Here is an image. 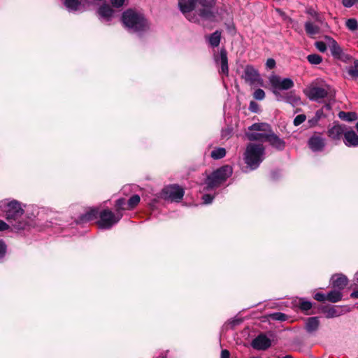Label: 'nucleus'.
<instances>
[{
  "label": "nucleus",
  "mask_w": 358,
  "mask_h": 358,
  "mask_svg": "<svg viewBox=\"0 0 358 358\" xmlns=\"http://www.w3.org/2000/svg\"><path fill=\"white\" fill-rule=\"evenodd\" d=\"M319 324L320 322L317 317H309L306 322V329L308 332H313L317 329Z\"/></svg>",
  "instance_id": "b1692460"
},
{
  "label": "nucleus",
  "mask_w": 358,
  "mask_h": 358,
  "mask_svg": "<svg viewBox=\"0 0 358 358\" xmlns=\"http://www.w3.org/2000/svg\"><path fill=\"white\" fill-rule=\"evenodd\" d=\"M343 137V141L346 146L356 147L358 145V136L352 129L347 127Z\"/></svg>",
  "instance_id": "dca6fc26"
},
{
  "label": "nucleus",
  "mask_w": 358,
  "mask_h": 358,
  "mask_svg": "<svg viewBox=\"0 0 358 358\" xmlns=\"http://www.w3.org/2000/svg\"><path fill=\"white\" fill-rule=\"evenodd\" d=\"M283 99L294 106L299 105L301 102L300 97L296 95L293 92L287 94Z\"/></svg>",
  "instance_id": "a878e982"
},
{
  "label": "nucleus",
  "mask_w": 358,
  "mask_h": 358,
  "mask_svg": "<svg viewBox=\"0 0 358 358\" xmlns=\"http://www.w3.org/2000/svg\"><path fill=\"white\" fill-rule=\"evenodd\" d=\"M243 78L245 81L250 85L258 83L261 80V78L257 70L250 65L245 66Z\"/></svg>",
  "instance_id": "9d476101"
},
{
  "label": "nucleus",
  "mask_w": 358,
  "mask_h": 358,
  "mask_svg": "<svg viewBox=\"0 0 358 358\" xmlns=\"http://www.w3.org/2000/svg\"><path fill=\"white\" fill-rule=\"evenodd\" d=\"M64 4L69 11L79 10L80 1L79 0H64Z\"/></svg>",
  "instance_id": "bb28decb"
},
{
  "label": "nucleus",
  "mask_w": 358,
  "mask_h": 358,
  "mask_svg": "<svg viewBox=\"0 0 358 358\" xmlns=\"http://www.w3.org/2000/svg\"><path fill=\"white\" fill-rule=\"evenodd\" d=\"M6 252V245L5 243L0 240V259H1Z\"/></svg>",
  "instance_id": "c03bdc74"
},
{
  "label": "nucleus",
  "mask_w": 358,
  "mask_h": 358,
  "mask_svg": "<svg viewBox=\"0 0 358 358\" xmlns=\"http://www.w3.org/2000/svg\"><path fill=\"white\" fill-rule=\"evenodd\" d=\"M122 21L124 26L132 32L144 31L148 28V23L144 16L131 9L122 13Z\"/></svg>",
  "instance_id": "7ed1b4c3"
},
{
  "label": "nucleus",
  "mask_w": 358,
  "mask_h": 358,
  "mask_svg": "<svg viewBox=\"0 0 358 358\" xmlns=\"http://www.w3.org/2000/svg\"><path fill=\"white\" fill-rule=\"evenodd\" d=\"M346 27L351 31H355L358 29V23L355 19L351 18L346 21Z\"/></svg>",
  "instance_id": "c9c22d12"
},
{
  "label": "nucleus",
  "mask_w": 358,
  "mask_h": 358,
  "mask_svg": "<svg viewBox=\"0 0 358 358\" xmlns=\"http://www.w3.org/2000/svg\"><path fill=\"white\" fill-rule=\"evenodd\" d=\"M308 145L313 151H320L325 145L324 138L321 136H313L309 139Z\"/></svg>",
  "instance_id": "f3484780"
},
{
  "label": "nucleus",
  "mask_w": 358,
  "mask_h": 358,
  "mask_svg": "<svg viewBox=\"0 0 358 358\" xmlns=\"http://www.w3.org/2000/svg\"><path fill=\"white\" fill-rule=\"evenodd\" d=\"M348 74L355 78H358V60H355L353 65L348 68Z\"/></svg>",
  "instance_id": "7c9ffc66"
},
{
  "label": "nucleus",
  "mask_w": 358,
  "mask_h": 358,
  "mask_svg": "<svg viewBox=\"0 0 358 358\" xmlns=\"http://www.w3.org/2000/svg\"><path fill=\"white\" fill-rule=\"evenodd\" d=\"M342 297L343 294L341 292L335 289L327 294V301H329L331 303H336L340 301L342 299Z\"/></svg>",
  "instance_id": "393cba45"
},
{
  "label": "nucleus",
  "mask_w": 358,
  "mask_h": 358,
  "mask_svg": "<svg viewBox=\"0 0 358 358\" xmlns=\"http://www.w3.org/2000/svg\"><path fill=\"white\" fill-rule=\"evenodd\" d=\"M350 296L352 298H358V290L353 292Z\"/></svg>",
  "instance_id": "603ef678"
},
{
  "label": "nucleus",
  "mask_w": 358,
  "mask_h": 358,
  "mask_svg": "<svg viewBox=\"0 0 358 358\" xmlns=\"http://www.w3.org/2000/svg\"><path fill=\"white\" fill-rule=\"evenodd\" d=\"M314 120H315V117H314V118H313V119H311V120H310L308 121V122H309V123H310V126H313V125H315V124H316V123H315V122H314Z\"/></svg>",
  "instance_id": "5fc2aeb1"
},
{
  "label": "nucleus",
  "mask_w": 358,
  "mask_h": 358,
  "mask_svg": "<svg viewBox=\"0 0 358 358\" xmlns=\"http://www.w3.org/2000/svg\"><path fill=\"white\" fill-rule=\"evenodd\" d=\"M213 198L214 197L213 196H211L210 194H204L202 196L203 203H205V204L210 203L213 201Z\"/></svg>",
  "instance_id": "a18cd8bd"
},
{
  "label": "nucleus",
  "mask_w": 358,
  "mask_h": 358,
  "mask_svg": "<svg viewBox=\"0 0 358 358\" xmlns=\"http://www.w3.org/2000/svg\"><path fill=\"white\" fill-rule=\"evenodd\" d=\"M322 112L320 111V110H317L315 113V120H314V122L315 123H317V121L320 120V117H321V115H322Z\"/></svg>",
  "instance_id": "3c124183"
},
{
  "label": "nucleus",
  "mask_w": 358,
  "mask_h": 358,
  "mask_svg": "<svg viewBox=\"0 0 358 358\" xmlns=\"http://www.w3.org/2000/svg\"><path fill=\"white\" fill-rule=\"evenodd\" d=\"M269 317L271 319L278 321H285L287 318V316L285 314L280 312L272 313Z\"/></svg>",
  "instance_id": "f704fd0d"
},
{
  "label": "nucleus",
  "mask_w": 358,
  "mask_h": 358,
  "mask_svg": "<svg viewBox=\"0 0 358 358\" xmlns=\"http://www.w3.org/2000/svg\"><path fill=\"white\" fill-rule=\"evenodd\" d=\"M8 229H10L12 231H17L20 230V229H13L11 227V224L9 222H8V224H7L4 221L0 220V231H3L8 230Z\"/></svg>",
  "instance_id": "4c0bfd02"
},
{
  "label": "nucleus",
  "mask_w": 358,
  "mask_h": 358,
  "mask_svg": "<svg viewBox=\"0 0 358 358\" xmlns=\"http://www.w3.org/2000/svg\"><path fill=\"white\" fill-rule=\"evenodd\" d=\"M222 33L220 31L217 30L213 34L206 36V39L209 43V45L213 48H216L219 46L220 40H221Z\"/></svg>",
  "instance_id": "412c9836"
},
{
  "label": "nucleus",
  "mask_w": 358,
  "mask_h": 358,
  "mask_svg": "<svg viewBox=\"0 0 358 358\" xmlns=\"http://www.w3.org/2000/svg\"><path fill=\"white\" fill-rule=\"evenodd\" d=\"M163 194L166 199L171 201H179L184 196V190L180 186L173 185L166 187L163 189Z\"/></svg>",
  "instance_id": "1a4fd4ad"
},
{
  "label": "nucleus",
  "mask_w": 358,
  "mask_h": 358,
  "mask_svg": "<svg viewBox=\"0 0 358 358\" xmlns=\"http://www.w3.org/2000/svg\"><path fill=\"white\" fill-rule=\"evenodd\" d=\"M116 208L117 211L121 210H128L126 200L123 198L117 199L116 201Z\"/></svg>",
  "instance_id": "e433bc0d"
},
{
  "label": "nucleus",
  "mask_w": 358,
  "mask_h": 358,
  "mask_svg": "<svg viewBox=\"0 0 358 358\" xmlns=\"http://www.w3.org/2000/svg\"><path fill=\"white\" fill-rule=\"evenodd\" d=\"M315 48L321 52H324L327 50V43L323 41H317L315 43Z\"/></svg>",
  "instance_id": "a19ab883"
},
{
  "label": "nucleus",
  "mask_w": 358,
  "mask_h": 358,
  "mask_svg": "<svg viewBox=\"0 0 358 358\" xmlns=\"http://www.w3.org/2000/svg\"><path fill=\"white\" fill-rule=\"evenodd\" d=\"M299 307L302 310L306 311L312 308V303L308 301L301 300L300 301Z\"/></svg>",
  "instance_id": "ea45409f"
},
{
  "label": "nucleus",
  "mask_w": 358,
  "mask_h": 358,
  "mask_svg": "<svg viewBox=\"0 0 358 358\" xmlns=\"http://www.w3.org/2000/svg\"><path fill=\"white\" fill-rule=\"evenodd\" d=\"M266 141L278 150H282L285 148V142L271 131L268 133Z\"/></svg>",
  "instance_id": "6ab92c4d"
},
{
  "label": "nucleus",
  "mask_w": 358,
  "mask_h": 358,
  "mask_svg": "<svg viewBox=\"0 0 358 358\" xmlns=\"http://www.w3.org/2000/svg\"><path fill=\"white\" fill-rule=\"evenodd\" d=\"M253 96L257 100H262L265 97V92L262 89H257L255 91Z\"/></svg>",
  "instance_id": "58836bf2"
},
{
  "label": "nucleus",
  "mask_w": 358,
  "mask_h": 358,
  "mask_svg": "<svg viewBox=\"0 0 358 358\" xmlns=\"http://www.w3.org/2000/svg\"><path fill=\"white\" fill-rule=\"evenodd\" d=\"M307 13L311 15H315L317 17L316 13L313 9H309Z\"/></svg>",
  "instance_id": "864d4df0"
},
{
  "label": "nucleus",
  "mask_w": 358,
  "mask_h": 358,
  "mask_svg": "<svg viewBox=\"0 0 358 358\" xmlns=\"http://www.w3.org/2000/svg\"><path fill=\"white\" fill-rule=\"evenodd\" d=\"M257 104L254 101H251L250 103V109L252 112H257Z\"/></svg>",
  "instance_id": "09e8293b"
},
{
  "label": "nucleus",
  "mask_w": 358,
  "mask_h": 358,
  "mask_svg": "<svg viewBox=\"0 0 358 358\" xmlns=\"http://www.w3.org/2000/svg\"><path fill=\"white\" fill-rule=\"evenodd\" d=\"M329 87L311 85L305 90L307 96L313 101H319L328 95Z\"/></svg>",
  "instance_id": "6e6552de"
},
{
  "label": "nucleus",
  "mask_w": 358,
  "mask_h": 358,
  "mask_svg": "<svg viewBox=\"0 0 358 358\" xmlns=\"http://www.w3.org/2000/svg\"><path fill=\"white\" fill-rule=\"evenodd\" d=\"M232 173L233 169L229 165L223 166L214 171L206 179L205 189L210 190L218 187L231 176Z\"/></svg>",
  "instance_id": "39448f33"
},
{
  "label": "nucleus",
  "mask_w": 358,
  "mask_h": 358,
  "mask_svg": "<svg viewBox=\"0 0 358 358\" xmlns=\"http://www.w3.org/2000/svg\"><path fill=\"white\" fill-rule=\"evenodd\" d=\"M314 299L317 301L322 302L327 300V295L320 292H317L315 294Z\"/></svg>",
  "instance_id": "37998d69"
},
{
  "label": "nucleus",
  "mask_w": 358,
  "mask_h": 358,
  "mask_svg": "<svg viewBox=\"0 0 358 358\" xmlns=\"http://www.w3.org/2000/svg\"><path fill=\"white\" fill-rule=\"evenodd\" d=\"M265 148L263 145L249 143L244 153V160L252 170H255L263 162Z\"/></svg>",
  "instance_id": "20e7f679"
},
{
  "label": "nucleus",
  "mask_w": 358,
  "mask_h": 358,
  "mask_svg": "<svg viewBox=\"0 0 358 358\" xmlns=\"http://www.w3.org/2000/svg\"><path fill=\"white\" fill-rule=\"evenodd\" d=\"M307 60L311 64L317 65L322 62V58L317 54H311L308 55Z\"/></svg>",
  "instance_id": "473e14b6"
},
{
  "label": "nucleus",
  "mask_w": 358,
  "mask_h": 358,
  "mask_svg": "<svg viewBox=\"0 0 358 358\" xmlns=\"http://www.w3.org/2000/svg\"><path fill=\"white\" fill-rule=\"evenodd\" d=\"M122 215L118 213L115 215L110 210H103L99 214L100 220L98 222L99 227L102 229H110L113 225L117 223Z\"/></svg>",
  "instance_id": "423d86ee"
},
{
  "label": "nucleus",
  "mask_w": 358,
  "mask_h": 358,
  "mask_svg": "<svg viewBox=\"0 0 358 358\" xmlns=\"http://www.w3.org/2000/svg\"><path fill=\"white\" fill-rule=\"evenodd\" d=\"M0 210L5 213L7 221L11 224L13 229H24L27 225V222L23 217L24 210L21 204L13 200L0 201Z\"/></svg>",
  "instance_id": "f03ea898"
},
{
  "label": "nucleus",
  "mask_w": 358,
  "mask_h": 358,
  "mask_svg": "<svg viewBox=\"0 0 358 358\" xmlns=\"http://www.w3.org/2000/svg\"><path fill=\"white\" fill-rule=\"evenodd\" d=\"M348 283L345 275L341 273L335 274L331 278V284L334 289L343 290Z\"/></svg>",
  "instance_id": "4468645a"
},
{
  "label": "nucleus",
  "mask_w": 358,
  "mask_h": 358,
  "mask_svg": "<svg viewBox=\"0 0 358 358\" xmlns=\"http://www.w3.org/2000/svg\"><path fill=\"white\" fill-rule=\"evenodd\" d=\"M306 117L305 115H303V114L299 115L294 118V124L295 126H299L301 124H302L306 120Z\"/></svg>",
  "instance_id": "79ce46f5"
},
{
  "label": "nucleus",
  "mask_w": 358,
  "mask_h": 358,
  "mask_svg": "<svg viewBox=\"0 0 358 358\" xmlns=\"http://www.w3.org/2000/svg\"><path fill=\"white\" fill-rule=\"evenodd\" d=\"M125 0H110L113 6L120 8L124 5Z\"/></svg>",
  "instance_id": "49530a36"
},
{
  "label": "nucleus",
  "mask_w": 358,
  "mask_h": 358,
  "mask_svg": "<svg viewBox=\"0 0 358 358\" xmlns=\"http://www.w3.org/2000/svg\"><path fill=\"white\" fill-rule=\"evenodd\" d=\"M266 66L268 69H272L275 66V61L273 59H268L266 62Z\"/></svg>",
  "instance_id": "de8ad7c7"
},
{
  "label": "nucleus",
  "mask_w": 358,
  "mask_h": 358,
  "mask_svg": "<svg viewBox=\"0 0 358 358\" xmlns=\"http://www.w3.org/2000/svg\"><path fill=\"white\" fill-rule=\"evenodd\" d=\"M271 345V340L265 335H259L252 342V346L257 350H266Z\"/></svg>",
  "instance_id": "2eb2a0df"
},
{
  "label": "nucleus",
  "mask_w": 358,
  "mask_h": 358,
  "mask_svg": "<svg viewBox=\"0 0 358 358\" xmlns=\"http://www.w3.org/2000/svg\"><path fill=\"white\" fill-rule=\"evenodd\" d=\"M357 308H358V305H357Z\"/></svg>",
  "instance_id": "4d7b16f0"
},
{
  "label": "nucleus",
  "mask_w": 358,
  "mask_h": 358,
  "mask_svg": "<svg viewBox=\"0 0 358 358\" xmlns=\"http://www.w3.org/2000/svg\"><path fill=\"white\" fill-rule=\"evenodd\" d=\"M215 62L217 64H220L221 68L219 71L220 73L224 74L225 76H228L229 74V66H228V58H227V52L225 49H221L220 52V55L214 56Z\"/></svg>",
  "instance_id": "f8f14e48"
},
{
  "label": "nucleus",
  "mask_w": 358,
  "mask_h": 358,
  "mask_svg": "<svg viewBox=\"0 0 358 358\" xmlns=\"http://www.w3.org/2000/svg\"><path fill=\"white\" fill-rule=\"evenodd\" d=\"M248 129L262 133H270L271 131L270 125L266 123H255L249 127Z\"/></svg>",
  "instance_id": "5701e85b"
},
{
  "label": "nucleus",
  "mask_w": 358,
  "mask_h": 358,
  "mask_svg": "<svg viewBox=\"0 0 358 358\" xmlns=\"http://www.w3.org/2000/svg\"><path fill=\"white\" fill-rule=\"evenodd\" d=\"M221 358H229V352L227 350H223L221 352Z\"/></svg>",
  "instance_id": "8fccbe9b"
},
{
  "label": "nucleus",
  "mask_w": 358,
  "mask_h": 358,
  "mask_svg": "<svg viewBox=\"0 0 358 358\" xmlns=\"http://www.w3.org/2000/svg\"><path fill=\"white\" fill-rule=\"evenodd\" d=\"M350 311V308L348 306H331L324 310L327 318L339 317Z\"/></svg>",
  "instance_id": "ddd939ff"
},
{
  "label": "nucleus",
  "mask_w": 358,
  "mask_h": 358,
  "mask_svg": "<svg viewBox=\"0 0 358 358\" xmlns=\"http://www.w3.org/2000/svg\"><path fill=\"white\" fill-rule=\"evenodd\" d=\"M215 0H179L178 6L185 17L194 23L215 22L217 12L214 10Z\"/></svg>",
  "instance_id": "f257e3e1"
},
{
  "label": "nucleus",
  "mask_w": 358,
  "mask_h": 358,
  "mask_svg": "<svg viewBox=\"0 0 358 358\" xmlns=\"http://www.w3.org/2000/svg\"><path fill=\"white\" fill-rule=\"evenodd\" d=\"M210 155L215 159H222L226 155V150L223 148H218L213 150Z\"/></svg>",
  "instance_id": "c756f323"
},
{
  "label": "nucleus",
  "mask_w": 358,
  "mask_h": 358,
  "mask_svg": "<svg viewBox=\"0 0 358 358\" xmlns=\"http://www.w3.org/2000/svg\"><path fill=\"white\" fill-rule=\"evenodd\" d=\"M304 27L306 33L310 36L317 34L320 32V27L310 21H307Z\"/></svg>",
  "instance_id": "cd10ccee"
},
{
  "label": "nucleus",
  "mask_w": 358,
  "mask_h": 358,
  "mask_svg": "<svg viewBox=\"0 0 358 358\" xmlns=\"http://www.w3.org/2000/svg\"><path fill=\"white\" fill-rule=\"evenodd\" d=\"M358 8V0L357 1V3H355Z\"/></svg>",
  "instance_id": "6e6d98bb"
},
{
  "label": "nucleus",
  "mask_w": 358,
  "mask_h": 358,
  "mask_svg": "<svg viewBox=\"0 0 358 358\" xmlns=\"http://www.w3.org/2000/svg\"><path fill=\"white\" fill-rule=\"evenodd\" d=\"M113 10L108 5L101 6L98 10V13L101 17L109 21L113 15Z\"/></svg>",
  "instance_id": "4be33fe9"
},
{
  "label": "nucleus",
  "mask_w": 358,
  "mask_h": 358,
  "mask_svg": "<svg viewBox=\"0 0 358 358\" xmlns=\"http://www.w3.org/2000/svg\"><path fill=\"white\" fill-rule=\"evenodd\" d=\"M347 127L345 124L334 123L327 131L328 136L334 141H340L344 136Z\"/></svg>",
  "instance_id": "9b49d317"
},
{
  "label": "nucleus",
  "mask_w": 358,
  "mask_h": 358,
  "mask_svg": "<svg viewBox=\"0 0 358 358\" xmlns=\"http://www.w3.org/2000/svg\"><path fill=\"white\" fill-rule=\"evenodd\" d=\"M327 45L330 49L331 55L335 58H340L342 55V49L338 43L331 37H326Z\"/></svg>",
  "instance_id": "a211bd4d"
},
{
  "label": "nucleus",
  "mask_w": 358,
  "mask_h": 358,
  "mask_svg": "<svg viewBox=\"0 0 358 358\" xmlns=\"http://www.w3.org/2000/svg\"><path fill=\"white\" fill-rule=\"evenodd\" d=\"M269 82L273 88V92L278 95V90H287L294 87V82L290 78L282 79L280 76L273 75L269 77Z\"/></svg>",
  "instance_id": "0eeeda50"
},
{
  "label": "nucleus",
  "mask_w": 358,
  "mask_h": 358,
  "mask_svg": "<svg viewBox=\"0 0 358 358\" xmlns=\"http://www.w3.org/2000/svg\"><path fill=\"white\" fill-rule=\"evenodd\" d=\"M98 215V210L96 209H92L90 211L83 215L80 217V222H87L95 219Z\"/></svg>",
  "instance_id": "c85d7f7f"
},
{
  "label": "nucleus",
  "mask_w": 358,
  "mask_h": 358,
  "mask_svg": "<svg viewBox=\"0 0 358 358\" xmlns=\"http://www.w3.org/2000/svg\"><path fill=\"white\" fill-rule=\"evenodd\" d=\"M268 135V133H262V132H258V131H250L246 133V136L248 138V140L253 141H266L267 136Z\"/></svg>",
  "instance_id": "aec40b11"
},
{
  "label": "nucleus",
  "mask_w": 358,
  "mask_h": 358,
  "mask_svg": "<svg viewBox=\"0 0 358 358\" xmlns=\"http://www.w3.org/2000/svg\"><path fill=\"white\" fill-rule=\"evenodd\" d=\"M140 202V196L138 195L132 196L127 201V209L131 210L135 208Z\"/></svg>",
  "instance_id": "2f4dec72"
},
{
  "label": "nucleus",
  "mask_w": 358,
  "mask_h": 358,
  "mask_svg": "<svg viewBox=\"0 0 358 358\" xmlns=\"http://www.w3.org/2000/svg\"><path fill=\"white\" fill-rule=\"evenodd\" d=\"M338 117L346 121H353L356 119V115L355 113H346L343 111L339 113Z\"/></svg>",
  "instance_id": "72a5a7b5"
}]
</instances>
